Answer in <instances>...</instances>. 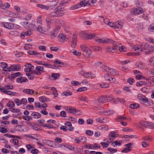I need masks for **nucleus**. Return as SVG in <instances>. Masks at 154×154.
I'll return each mask as SVG.
<instances>
[{
	"label": "nucleus",
	"instance_id": "obj_39",
	"mask_svg": "<svg viewBox=\"0 0 154 154\" xmlns=\"http://www.w3.org/2000/svg\"><path fill=\"white\" fill-rule=\"evenodd\" d=\"M42 65L46 67L55 69L54 67H52V66L51 65L48 63L44 62V63H42Z\"/></svg>",
	"mask_w": 154,
	"mask_h": 154
},
{
	"label": "nucleus",
	"instance_id": "obj_48",
	"mask_svg": "<svg viewBox=\"0 0 154 154\" xmlns=\"http://www.w3.org/2000/svg\"><path fill=\"white\" fill-rule=\"evenodd\" d=\"M31 152L33 154H37L39 152V151L37 149L34 147L31 150Z\"/></svg>",
	"mask_w": 154,
	"mask_h": 154
},
{
	"label": "nucleus",
	"instance_id": "obj_30",
	"mask_svg": "<svg viewBox=\"0 0 154 154\" xmlns=\"http://www.w3.org/2000/svg\"><path fill=\"white\" fill-rule=\"evenodd\" d=\"M15 67V65H12L10 66L9 67H7V68H5L4 67L5 69V71H9L10 72L11 71H14V67Z\"/></svg>",
	"mask_w": 154,
	"mask_h": 154
},
{
	"label": "nucleus",
	"instance_id": "obj_40",
	"mask_svg": "<svg viewBox=\"0 0 154 154\" xmlns=\"http://www.w3.org/2000/svg\"><path fill=\"white\" fill-rule=\"evenodd\" d=\"M7 106L10 108H12L15 106V104L13 102H9L7 103Z\"/></svg>",
	"mask_w": 154,
	"mask_h": 154
},
{
	"label": "nucleus",
	"instance_id": "obj_10",
	"mask_svg": "<svg viewBox=\"0 0 154 154\" xmlns=\"http://www.w3.org/2000/svg\"><path fill=\"white\" fill-rule=\"evenodd\" d=\"M123 24V23L120 21L115 22L114 23V29H120L122 28Z\"/></svg>",
	"mask_w": 154,
	"mask_h": 154
},
{
	"label": "nucleus",
	"instance_id": "obj_56",
	"mask_svg": "<svg viewBox=\"0 0 154 154\" xmlns=\"http://www.w3.org/2000/svg\"><path fill=\"white\" fill-rule=\"evenodd\" d=\"M148 128L151 129H154V124L151 122H148Z\"/></svg>",
	"mask_w": 154,
	"mask_h": 154
},
{
	"label": "nucleus",
	"instance_id": "obj_57",
	"mask_svg": "<svg viewBox=\"0 0 154 154\" xmlns=\"http://www.w3.org/2000/svg\"><path fill=\"white\" fill-rule=\"evenodd\" d=\"M87 88L86 87H80L79 88H78L77 91L78 92H82L83 91L85 90H87Z\"/></svg>",
	"mask_w": 154,
	"mask_h": 154
},
{
	"label": "nucleus",
	"instance_id": "obj_63",
	"mask_svg": "<svg viewBox=\"0 0 154 154\" xmlns=\"http://www.w3.org/2000/svg\"><path fill=\"white\" fill-rule=\"evenodd\" d=\"M136 66L138 69H142L143 68V65L142 64L140 63H136Z\"/></svg>",
	"mask_w": 154,
	"mask_h": 154
},
{
	"label": "nucleus",
	"instance_id": "obj_7",
	"mask_svg": "<svg viewBox=\"0 0 154 154\" xmlns=\"http://www.w3.org/2000/svg\"><path fill=\"white\" fill-rule=\"evenodd\" d=\"M77 35L75 33L73 35L72 38V40L71 41V45L73 48H75L77 45Z\"/></svg>",
	"mask_w": 154,
	"mask_h": 154
},
{
	"label": "nucleus",
	"instance_id": "obj_61",
	"mask_svg": "<svg viewBox=\"0 0 154 154\" xmlns=\"http://www.w3.org/2000/svg\"><path fill=\"white\" fill-rule=\"evenodd\" d=\"M35 69L38 71H41L43 70L44 67L43 66H38L35 67Z\"/></svg>",
	"mask_w": 154,
	"mask_h": 154
},
{
	"label": "nucleus",
	"instance_id": "obj_26",
	"mask_svg": "<svg viewBox=\"0 0 154 154\" xmlns=\"http://www.w3.org/2000/svg\"><path fill=\"white\" fill-rule=\"evenodd\" d=\"M31 115L35 119H37L41 117V114L37 112H33L32 113Z\"/></svg>",
	"mask_w": 154,
	"mask_h": 154
},
{
	"label": "nucleus",
	"instance_id": "obj_37",
	"mask_svg": "<svg viewBox=\"0 0 154 154\" xmlns=\"http://www.w3.org/2000/svg\"><path fill=\"white\" fill-rule=\"evenodd\" d=\"M127 118L125 117L122 116H120L118 117L116 119V121H123L125 120H126Z\"/></svg>",
	"mask_w": 154,
	"mask_h": 154
},
{
	"label": "nucleus",
	"instance_id": "obj_35",
	"mask_svg": "<svg viewBox=\"0 0 154 154\" xmlns=\"http://www.w3.org/2000/svg\"><path fill=\"white\" fill-rule=\"evenodd\" d=\"M58 2L57 0H55L52 2L50 4V7L52 8H54L57 5V4Z\"/></svg>",
	"mask_w": 154,
	"mask_h": 154
},
{
	"label": "nucleus",
	"instance_id": "obj_47",
	"mask_svg": "<svg viewBox=\"0 0 154 154\" xmlns=\"http://www.w3.org/2000/svg\"><path fill=\"white\" fill-rule=\"evenodd\" d=\"M148 30L150 32L154 31V24H152L149 26Z\"/></svg>",
	"mask_w": 154,
	"mask_h": 154
},
{
	"label": "nucleus",
	"instance_id": "obj_2",
	"mask_svg": "<svg viewBox=\"0 0 154 154\" xmlns=\"http://www.w3.org/2000/svg\"><path fill=\"white\" fill-rule=\"evenodd\" d=\"M79 36L82 38H86L88 39H91L95 36L94 34H88L85 32H82L79 33Z\"/></svg>",
	"mask_w": 154,
	"mask_h": 154
},
{
	"label": "nucleus",
	"instance_id": "obj_5",
	"mask_svg": "<svg viewBox=\"0 0 154 154\" xmlns=\"http://www.w3.org/2000/svg\"><path fill=\"white\" fill-rule=\"evenodd\" d=\"M60 27L59 26H57L51 32V36L52 38H54L59 32Z\"/></svg>",
	"mask_w": 154,
	"mask_h": 154
},
{
	"label": "nucleus",
	"instance_id": "obj_46",
	"mask_svg": "<svg viewBox=\"0 0 154 154\" xmlns=\"http://www.w3.org/2000/svg\"><path fill=\"white\" fill-rule=\"evenodd\" d=\"M11 111L13 112L18 113L20 112V110L18 109L10 108Z\"/></svg>",
	"mask_w": 154,
	"mask_h": 154
},
{
	"label": "nucleus",
	"instance_id": "obj_24",
	"mask_svg": "<svg viewBox=\"0 0 154 154\" xmlns=\"http://www.w3.org/2000/svg\"><path fill=\"white\" fill-rule=\"evenodd\" d=\"M43 143L47 145L50 146H52L53 145V141L48 140H44L42 141Z\"/></svg>",
	"mask_w": 154,
	"mask_h": 154
},
{
	"label": "nucleus",
	"instance_id": "obj_3",
	"mask_svg": "<svg viewBox=\"0 0 154 154\" xmlns=\"http://www.w3.org/2000/svg\"><path fill=\"white\" fill-rule=\"evenodd\" d=\"M95 40L99 43L104 44L109 43H113L114 42L113 41H112L110 39H101L100 38H95Z\"/></svg>",
	"mask_w": 154,
	"mask_h": 154
},
{
	"label": "nucleus",
	"instance_id": "obj_6",
	"mask_svg": "<svg viewBox=\"0 0 154 154\" xmlns=\"http://www.w3.org/2000/svg\"><path fill=\"white\" fill-rule=\"evenodd\" d=\"M107 70L106 71L108 74L113 75H119L118 72L115 69L111 68L109 67L107 68Z\"/></svg>",
	"mask_w": 154,
	"mask_h": 154
},
{
	"label": "nucleus",
	"instance_id": "obj_53",
	"mask_svg": "<svg viewBox=\"0 0 154 154\" xmlns=\"http://www.w3.org/2000/svg\"><path fill=\"white\" fill-rule=\"evenodd\" d=\"M32 45L30 44H25L24 48L26 50H28L31 48L32 47Z\"/></svg>",
	"mask_w": 154,
	"mask_h": 154
},
{
	"label": "nucleus",
	"instance_id": "obj_31",
	"mask_svg": "<svg viewBox=\"0 0 154 154\" xmlns=\"http://www.w3.org/2000/svg\"><path fill=\"white\" fill-rule=\"evenodd\" d=\"M14 129L17 131H23V130L22 128V126L17 125L14 127Z\"/></svg>",
	"mask_w": 154,
	"mask_h": 154
},
{
	"label": "nucleus",
	"instance_id": "obj_32",
	"mask_svg": "<svg viewBox=\"0 0 154 154\" xmlns=\"http://www.w3.org/2000/svg\"><path fill=\"white\" fill-rule=\"evenodd\" d=\"M90 48H92L94 51H100L102 50V48L100 46H91Z\"/></svg>",
	"mask_w": 154,
	"mask_h": 154
},
{
	"label": "nucleus",
	"instance_id": "obj_19",
	"mask_svg": "<svg viewBox=\"0 0 154 154\" xmlns=\"http://www.w3.org/2000/svg\"><path fill=\"white\" fill-rule=\"evenodd\" d=\"M108 137L109 138L108 139H109V141H111L113 140L112 138H115L116 137V136L114 132L111 131L109 134Z\"/></svg>",
	"mask_w": 154,
	"mask_h": 154
},
{
	"label": "nucleus",
	"instance_id": "obj_51",
	"mask_svg": "<svg viewBox=\"0 0 154 154\" xmlns=\"http://www.w3.org/2000/svg\"><path fill=\"white\" fill-rule=\"evenodd\" d=\"M15 67H14V71H20L21 68L19 65L15 64Z\"/></svg>",
	"mask_w": 154,
	"mask_h": 154
},
{
	"label": "nucleus",
	"instance_id": "obj_9",
	"mask_svg": "<svg viewBox=\"0 0 154 154\" xmlns=\"http://www.w3.org/2000/svg\"><path fill=\"white\" fill-rule=\"evenodd\" d=\"M138 99L142 101L144 103H147L148 102V99L145 96L141 94H139L137 96Z\"/></svg>",
	"mask_w": 154,
	"mask_h": 154
},
{
	"label": "nucleus",
	"instance_id": "obj_29",
	"mask_svg": "<svg viewBox=\"0 0 154 154\" xmlns=\"http://www.w3.org/2000/svg\"><path fill=\"white\" fill-rule=\"evenodd\" d=\"M51 77L54 80H56L59 78L60 76V75L59 73H52L51 74Z\"/></svg>",
	"mask_w": 154,
	"mask_h": 154
},
{
	"label": "nucleus",
	"instance_id": "obj_8",
	"mask_svg": "<svg viewBox=\"0 0 154 154\" xmlns=\"http://www.w3.org/2000/svg\"><path fill=\"white\" fill-rule=\"evenodd\" d=\"M140 48V51L144 52L145 50L148 49L149 48V45L145 43H143L139 45Z\"/></svg>",
	"mask_w": 154,
	"mask_h": 154
},
{
	"label": "nucleus",
	"instance_id": "obj_20",
	"mask_svg": "<svg viewBox=\"0 0 154 154\" xmlns=\"http://www.w3.org/2000/svg\"><path fill=\"white\" fill-rule=\"evenodd\" d=\"M97 101L98 102L104 103L106 102V96H101L97 98Z\"/></svg>",
	"mask_w": 154,
	"mask_h": 154
},
{
	"label": "nucleus",
	"instance_id": "obj_12",
	"mask_svg": "<svg viewBox=\"0 0 154 154\" xmlns=\"http://www.w3.org/2000/svg\"><path fill=\"white\" fill-rule=\"evenodd\" d=\"M35 23V20H32V23H29V29L31 30H36L37 26L34 23Z\"/></svg>",
	"mask_w": 154,
	"mask_h": 154
},
{
	"label": "nucleus",
	"instance_id": "obj_27",
	"mask_svg": "<svg viewBox=\"0 0 154 154\" xmlns=\"http://www.w3.org/2000/svg\"><path fill=\"white\" fill-rule=\"evenodd\" d=\"M148 122L146 121H140L139 123L140 125L145 128H147L148 126Z\"/></svg>",
	"mask_w": 154,
	"mask_h": 154
},
{
	"label": "nucleus",
	"instance_id": "obj_52",
	"mask_svg": "<svg viewBox=\"0 0 154 154\" xmlns=\"http://www.w3.org/2000/svg\"><path fill=\"white\" fill-rule=\"evenodd\" d=\"M8 131L6 128L4 127L0 128V132L2 133H5L8 132Z\"/></svg>",
	"mask_w": 154,
	"mask_h": 154
},
{
	"label": "nucleus",
	"instance_id": "obj_23",
	"mask_svg": "<svg viewBox=\"0 0 154 154\" xmlns=\"http://www.w3.org/2000/svg\"><path fill=\"white\" fill-rule=\"evenodd\" d=\"M76 109L74 107H70L68 109H67L66 111L69 113L74 114L75 113Z\"/></svg>",
	"mask_w": 154,
	"mask_h": 154
},
{
	"label": "nucleus",
	"instance_id": "obj_62",
	"mask_svg": "<svg viewBox=\"0 0 154 154\" xmlns=\"http://www.w3.org/2000/svg\"><path fill=\"white\" fill-rule=\"evenodd\" d=\"M60 116L63 117H65L66 116V114L65 111H62L60 113Z\"/></svg>",
	"mask_w": 154,
	"mask_h": 154
},
{
	"label": "nucleus",
	"instance_id": "obj_38",
	"mask_svg": "<svg viewBox=\"0 0 154 154\" xmlns=\"http://www.w3.org/2000/svg\"><path fill=\"white\" fill-rule=\"evenodd\" d=\"M130 106L131 108L137 109L140 107L139 105L137 103H133L130 105Z\"/></svg>",
	"mask_w": 154,
	"mask_h": 154
},
{
	"label": "nucleus",
	"instance_id": "obj_34",
	"mask_svg": "<svg viewBox=\"0 0 154 154\" xmlns=\"http://www.w3.org/2000/svg\"><path fill=\"white\" fill-rule=\"evenodd\" d=\"M39 100L42 102H44L45 101L48 102L50 100L48 98H47L45 96L41 97H39Z\"/></svg>",
	"mask_w": 154,
	"mask_h": 154
},
{
	"label": "nucleus",
	"instance_id": "obj_50",
	"mask_svg": "<svg viewBox=\"0 0 154 154\" xmlns=\"http://www.w3.org/2000/svg\"><path fill=\"white\" fill-rule=\"evenodd\" d=\"M148 82H149L152 85L154 84V78L153 77H150L147 79Z\"/></svg>",
	"mask_w": 154,
	"mask_h": 154
},
{
	"label": "nucleus",
	"instance_id": "obj_13",
	"mask_svg": "<svg viewBox=\"0 0 154 154\" xmlns=\"http://www.w3.org/2000/svg\"><path fill=\"white\" fill-rule=\"evenodd\" d=\"M37 27V28L36 29L37 31L40 33L43 34H45V33L47 32V31L44 30L43 29V27L42 26V24L39 25Z\"/></svg>",
	"mask_w": 154,
	"mask_h": 154
},
{
	"label": "nucleus",
	"instance_id": "obj_25",
	"mask_svg": "<svg viewBox=\"0 0 154 154\" xmlns=\"http://www.w3.org/2000/svg\"><path fill=\"white\" fill-rule=\"evenodd\" d=\"M9 34L12 36H16L19 35L20 32L17 31H11L9 32Z\"/></svg>",
	"mask_w": 154,
	"mask_h": 154
},
{
	"label": "nucleus",
	"instance_id": "obj_28",
	"mask_svg": "<svg viewBox=\"0 0 154 154\" xmlns=\"http://www.w3.org/2000/svg\"><path fill=\"white\" fill-rule=\"evenodd\" d=\"M37 6L42 9H45L48 10L50 8V7L48 6L43 5L42 4H38Z\"/></svg>",
	"mask_w": 154,
	"mask_h": 154
},
{
	"label": "nucleus",
	"instance_id": "obj_49",
	"mask_svg": "<svg viewBox=\"0 0 154 154\" xmlns=\"http://www.w3.org/2000/svg\"><path fill=\"white\" fill-rule=\"evenodd\" d=\"M106 80H107L110 81L111 83H114L116 82V79L113 77H109L108 79H106Z\"/></svg>",
	"mask_w": 154,
	"mask_h": 154
},
{
	"label": "nucleus",
	"instance_id": "obj_1",
	"mask_svg": "<svg viewBox=\"0 0 154 154\" xmlns=\"http://www.w3.org/2000/svg\"><path fill=\"white\" fill-rule=\"evenodd\" d=\"M2 26L9 29H16L19 26L17 25L9 22H4L1 24Z\"/></svg>",
	"mask_w": 154,
	"mask_h": 154
},
{
	"label": "nucleus",
	"instance_id": "obj_4",
	"mask_svg": "<svg viewBox=\"0 0 154 154\" xmlns=\"http://www.w3.org/2000/svg\"><path fill=\"white\" fill-rule=\"evenodd\" d=\"M80 48L83 52L87 54L88 56H89L91 53V51L85 45H80Z\"/></svg>",
	"mask_w": 154,
	"mask_h": 154
},
{
	"label": "nucleus",
	"instance_id": "obj_45",
	"mask_svg": "<svg viewBox=\"0 0 154 154\" xmlns=\"http://www.w3.org/2000/svg\"><path fill=\"white\" fill-rule=\"evenodd\" d=\"M42 17L40 16H38L37 20V23L39 25H42Z\"/></svg>",
	"mask_w": 154,
	"mask_h": 154
},
{
	"label": "nucleus",
	"instance_id": "obj_43",
	"mask_svg": "<svg viewBox=\"0 0 154 154\" xmlns=\"http://www.w3.org/2000/svg\"><path fill=\"white\" fill-rule=\"evenodd\" d=\"M146 82L145 81H140L137 83L136 85L137 86L140 87L143 85H145Z\"/></svg>",
	"mask_w": 154,
	"mask_h": 154
},
{
	"label": "nucleus",
	"instance_id": "obj_14",
	"mask_svg": "<svg viewBox=\"0 0 154 154\" xmlns=\"http://www.w3.org/2000/svg\"><path fill=\"white\" fill-rule=\"evenodd\" d=\"M23 92L28 94L32 95L34 93V91L32 89H25L23 90Z\"/></svg>",
	"mask_w": 154,
	"mask_h": 154
},
{
	"label": "nucleus",
	"instance_id": "obj_58",
	"mask_svg": "<svg viewBox=\"0 0 154 154\" xmlns=\"http://www.w3.org/2000/svg\"><path fill=\"white\" fill-rule=\"evenodd\" d=\"M107 149L111 153L116 152L117 151V150L116 149H114L111 148H109Z\"/></svg>",
	"mask_w": 154,
	"mask_h": 154
},
{
	"label": "nucleus",
	"instance_id": "obj_42",
	"mask_svg": "<svg viewBox=\"0 0 154 154\" xmlns=\"http://www.w3.org/2000/svg\"><path fill=\"white\" fill-rule=\"evenodd\" d=\"M28 54L31 55H36L38 54H39V53H37L35 51H29L28 52Z\"/></svg>",
	"mask_w": 154,
	"mask_h": 154
},
{
	"label": "nucleus",
	"instance_id": "obj_44",
	"mask_svg": "<svg viewBox=\"0 0 154 154\" xmlns=\"http://www.w3.org/2000/svg\"><path fill=\"white\" fill-rule=\"evenodd\" d=\"M72 94V93L70 92L65 91L62 93V95L63 96L67 97L69 95H71Z\"/></svg>",
	"mask_w": 154,
	"mask_h": 154
},
{
	"label": "nucleus",
	"instance_id": "obj_64",
	"mask_svg": "<svg viewBox=\"0 0 154 154\" xmlns=\"http://www.w3.org/2000/svg\"><path fill=\"white\" fill-rule=\"evenodd\" d=\"M136 78L138 80H140L144 78V77L142 76L140 74H138L136 76Z\"/></svg>",
	"mask_w": 154,
	"mask_h": 154
},
{
	"label": "nucleus",
	"instance_id": "obj_41",
	"mask_svg": "<svg viewBox=\"0 0 154 154\" xmlns=\"http://www.w3.org/2000/svg\"><path fill=\"white\" fill-rule=\"evenodd\" d=\"M22 25L26 29H29V23L27 22H22L21 23Z\"/></svg>",
	"mask_w": 154,
	"mask_h": 154
},
{
	"label": "nucleus",
	"instance_id": "obj_55",
	"mask_svg": "<svg viewBox=\"0 0 154 154\" xmlns=\"http://www.w3.org/2000/svg\"><path fill=\"white\" fill-rule=\"evenodd\" d=\"M100 144L103 146V148H106L109 145V144L107 143L101 142Z\"/></svg>",
	"mask_w": 154,
	"mask_h": 154
},
{
	"label": "nucleus",
	"instance_id": "obj_36",
	"mask_svg": "<svg viewBox=\"0 0 154 154\" xmlns=\"http://www.w3.org/2000/svg\"><path fill=\"white\" fill-rule=\"evenodd\" d=\"M21 75V73L20 72H17L16 73H14L11 74V78H14L16 77H18Z\"/></svg>",
	"mask_w": 154,
	"mask_h": 154
},
{
	"label": "nucleus",
	"instance_id": "obj_17",
	"mask_svg": "<svg viewBox=\"0 0 154 154\" xmlns=\"http://www.w3.org/2000/svg\"><path fill=\"white\" fill-rule=\"evenodd\" d=\"M46 23L47 25L48 30H49L51 29V27L50 25L51 23V20L49 17H47L45 19Z\"/></svg>",
	"mask_w": 154,
	"mask_h": 154
},
{
	"label": "nucleus",
	"instance_id": "obj_15",
	"mask_svg": "<svg viewBox=\"0 0 154 154\" xmlns=\"http://www.w3.org/2000/svg\"><path fill=\"white\" fill-rule=\"evenodd\" d=\"M58 39L60 42H64L66 38V36L63 34H60L58 36Z\"/></svg>",
	"mask_w": 154,
	"mask_h": 154
},
{
	"label": "nucleus",
	"instance_id": "obj_60",
	"mask_svg": "<svg viewBox=\"0 0 154 154\" xmlns=\"http://www.w3.org/2000/svg\"><path fill=\"white\" fill-rule=\"evenodd\" d=\"M80 7V5L79 4H77L74 6H72L70 7V9L71 10L75 9Z\"/></svg>",
	"mask_w": 154,
	"mask_h": 154
},
{
	"label": "nucleus",
	"instance_id": "obj_54",
	"mask_svg": "<svg viewBox=\"0 0 154 154\" xmlns=\"http://www.w3.org/2000/svg\"><path fill=\"white\" fill-rule=\"evenodd\" d=\"M119 44L118 43H116L114 45L113 47L111 48L112 50L113 51L114 50H117L119 48Z\"/></svg>",
	"mask_w": 154,
	"mask_h": 154
},
{
	"label": "nucleus",
	"instance_id": "obj_21",
	"mask_svg": "<svg viewBox=\"0 0 154 154\" xmlns=\"http://www.w3.org/2000/svg\"><path fill=\"white\" fill-rule=\"evenodd\" d=\"M49 17H58L57 8H55L54 11L51 12L49 14Z\"/></svg>",
	"mask_w": 154,
	"mask_h": 154
},
{
	"label": "nucleus",
	"instance_id": "obj_16",
	"mask_svg": "<svg viewBox=\"0 0 154 154\" xmlns=\"http://www.w3.org/2000/svg\"><path fill=\"white\" fill-rule=\"evenodd\" d=\"M17 81L18 83H22L23 82H27L28 81V79L26 78L23 77H20L17 79Z\"/></svg>",
	"mask_w": 154,
	"mask_h": 154
},
{
	"label": "nucleus",
	"instance_id": "obj_18",
	"mask_svg": "<svg viewBox=\"0 0 154 154\" xmlns=\"http://www.w3.org/2000/svg\"><path fill=\"white\" fill-rule=\"evenodd\" d=\"M10 6V4L8 3L1 4L0 5V8L5 10L9 8Z\"/></svg>",
	"mask_w": 154,
	"mask_h": 154
},
{
	"label": "nucleus",
	"instance_id": "obj_33",
	"mask_svg": "<svg viewBox=\"0 0 154 154\" xmlns=\"http://www.w3.org/2000/svg\"><path fill=\"white\" fill-rule=\"evenodd\" d=\"M31 127L35 131H39L41 130V128L40 127H39L37 125H35L34 123H33Z\"/></svg>",
	"mask_w": 154,
	"mask_h": 154
},
{
	"label": "nucleus",
	"instance_id": "obj_11",
	"mask_svg": "<svg viewBox=\"0 0 154 154\" xmlns=\"http://www.w3.org/2000/svg\"><path fill=\"white\" fill-rule=\"evenodd\" d=\"M143 11V10L142 8H138L134 10L133 11V14L135 15H138L142 13Z\"/></svg>",
	"mask_w": 154,
	"mask_h": 154
},
{
	"label": "nucleus",
	"instance_id": "obj_59",
	"mask_svg": "<svg viewBox=\"0 0 154 154\" xmlns=\"http://www.w3.org/2000/svg\"><path fill=\"white\" fill-rule=\"evenodd\" d=\"M88 4L87 2H85V1H82L80 2V4L79 5H80V7L81 6L84 7Z\"/></svg>",
	"mask_w": 154,
	"mask_h": 154
},
{
	"label": "nucleus",
	"instance_id": "obj_22",
	"mask_svg": "<svg viewBox=\"0 0 154 154\" xmlns=\"http://www.w3.org/2000/svg\"><path fill=\"white\" fill-rule=\"evenodd\" d=\"M56 8L57 9L58 17L62 16L64 15L65 13L63 10H62V8Z\"/></svg>",
	"mask_w": 154,
	"mask_h": 154
}]
</instances>
